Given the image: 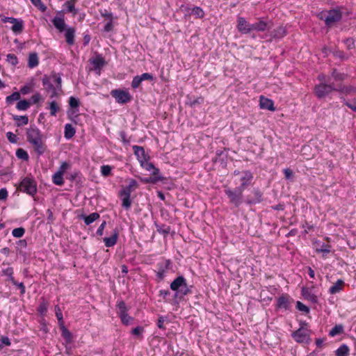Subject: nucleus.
<instances>
[{
    "instance_id": "nucleus-64",
    "label": "nucleus",
    "mask_w": 356,
    "mask_h": 356,
    "mask_svg": "<svg viewBox=\"0 0 356 356\" xmlns=\"http://www.w3.org/2000/svg\"><path fill=\"white\" fill-rule=\"evenodd\" d=\"M113 27V23H112L111 19L109 22H108L106 24V25L104 26V31H106V32H110V31H112Z\"/></svg>"
},
{
    "instance_id": "nucleus-15",
    "label": "nucleus",
    "mask_w": 356,
    "mask_h": 356,
    "mask_svg": "<svg viewBox=\"0 0 356 356\" xmlns=\"http://www.w3.org/2000/svg\"><path fill=\"white\" fill-rule=\"evenodd\" d=\"M133 149L134 154L137 157V159L140 162V163L145 162L146 160L149 159V156L145 154V149L143 147L134 145Z\"/></svg>"
},
{
    "instance_id": "nucleus-47",
    "label": "nucleus",
    "mask_w": 356,
    "mask_h": 356,
    "mask_svg": "<svg viewBox=\"0 0 356 356\" xmlns=\"http://www.w3.org/2000/svg\"><path fill=\"white\" fill-rule=\"evenodd\" d=\"M112 168L110 165H106L101 167V173L104 177L110 175Z\"/></svg>"
},
{
    "instance_id": "nucleus-14",
    "label": "nucleus",
    "mask_w": 356,
    "mask_h": 356,
    "mask_svg": "<svg viewBox=\"0 0 356 356\" xmlns=\"http://www.w3.org/2000/svg\"><path fill=\"white\" fill-rule=\"evenodd\" d=\"M313 245L316 252L322 253L324 258L326 257L327 254L331 252V246L330 245L322 243L320 241H314Z\"/></svg>"
},
{
    "instance_id": "nucleus-35",
    "label": "nucleus",
    "mask_w": 356,
    "mask_h": 356,
    "mask_svg": "<svg viewBox=\"0 0 356 356\" xmlns=\"http://www.w3.org/2000/svg\"><path fill=\"white\" fill-rule=\"evenodd\" d=\"M3 275L7 276L8 280L14 284L17 285V282H16L13 276V269L10 267L7 268L3 270Z\"/></svg>"
},
{
    "instance_id": "nucleus-9",
    "label": "nucleus",
    "mask_w": 356,
    "mask_h": 356,
    "mask_svg": "<svg viewBox=\"0 0 356 356\" xmlns=\"http://www.w3.org/2000/svg\"><path fill=\"white\" fill-rule=\"evenodd\" d=\"M237 29L242 34H248L252 31V24L249 23L244 17H237Z\"/></svg>"
},
{
    "instance_id": "nucleus-32",
    "label": "nucleus",
    "mask_w": 356,
    "mask_h": 356,
    "mask_svg": "<svg viewBox=\"0 0 356 356\" xmlns=\"http://www.w3.org/2000/svg\"><path fill=\"white\" fill-rule=\"evenodd\" d=\"M65 137L67 139H70L75 134V129L70 124H67L65 126V131H64Z\"/></svg>"
},
{
    "instance_id": "nucleus-56",
    "label": "nucleus",
    "mask_w": 356,
    "mask_h": 356,
    "mask_svg": "<svg viewBox=\"0 0 356 356\" xmlns=\"http://www.w3.org/2000/svg\"><path fill=\"white\" fill-rule=\"evenodd\" d=\"M55 312H56V316L57 317L58 321L60 323H63V314H62V311H61L60 308L58 306L55 307Z\"/></svg>"
},
{
    "instance_id": "nucleus-42",
    "label": "nucleus",
    "mask_w": 356,
    "mask_h": 356,
    "mask_svg": "<svg viewBox=\"0 0 356 356\" xmlns=\"http://www.w3.org/2000/svg\"><path fill=\"white\" fill-rule=\"evenodd\" d=\"M156 225L158 232L165 235L170 232V229L168 224H156Z\"/></svg>"
},
{
    "instance_id": "nucleus-43",
    "label": "nucleus",
    "mask_w": 356,
    "mask_h": 356,
    "mask_svg": "<svg viewBox=\"0 0 356 356\" xmlns=\"http://www.w3.org/2000/svg\"><path fill=\"white\" fill-rule=\"evenodd\" d=\"M16 156L24 161H27L29 158L27 152L23 149H18L16 151Z\"/></svg>"
},
{
    "instance_id": "nucleus-59",
    "label": "nucleus",
    "mask_w": 356,
    "mask_h": 356,
    "mask_svg": "<svg viewBox=\"0 0 356 356\" xmlns=\"http://www.w3.org/2000/svg\"><path fill=\"white\" fill-rule=\"evenodd\" d=\"M296 305H297V309L301 312L308 313L309 311V308L306 305H305L303 303L300 302V301L297 302Z\"/></svg>"
},
{
    "instance_id": "nucleus-26",
    "label": "nucleus",
    "mask_w": 356,
    "mask_h": 356,
    "mask_svg": "<svg viewBox=\"0 0 356 356\" xmlns=\"http://www.w3.org/2000/svg\"><path fill=\"white\" fill-rule=\"evenodd\" d=\"M99 218V215L97 213H92L88 216L81 215L79 216V220H83L85 222H93L94 221L98 220Z\"/></svg>"
},
{
    "instance_id": "nucleus-10",
    "label": "nucleus",
    "mask_w": 356,
    "mask_h": 356,
    "mask_svg": "<svg viewBox=\"0 0 356 356\" xmlns=\"http://www.w3.org/2000/svg\"><path fill=\"white\" fill-rule=\"evenodd\" d=\"M292 337L298 343L307 342L309 339V330L307 328L300 327L292 334Z\"/></svg>"
},
{
    "instance_id": "nucleus-52",
    "label": "nucleus",
    "mask_w": 356,
    "mask_h": 356,
    "mask_svg": "<svg viewBox=\"0 0 356 356\" xmlns=\"http://www.w3.org/2000/svg\"><path fill=\"white\" fill-rule=\"evenodd\" d=\"M7 60L13 65H16L18 63V59L15 54H9L7 55Z\"/></svg>"
},
{
    "instance_id": "nucleus-25",
    "label": "nucleus",
    "mask_w": 356,
    "mask_h": 356,
    "mask_svg": "<svg viewBox=\"0 0 356 356\" xmlns=\"http://www.w3.org/2000/svg\"><path fill=\"white\" fill-rule=\"evenodd\" d=\"M343 286L344 282L339 280L330 288L329 291L331 294L337 293L343 289Z\"/></svg>"
},
{
    "instance_id": "nucleus-1",
    "label": "nucleus",
    "mask_w": 356,
    "mask_h": 356,
    "mask_svg": "<svg viewBox=\"0 0 356 356\" xmlns=\"http://www.w3.org/2000/svg\"><path fill=\"white\" fill-rule=\"evenodd\" d=\"M331 77L334 80L332 83H320L315 86L314 92L318 99L324 98L333 91H337V82L343 81L346 75L334 70L331 73Z\"/></svg>"
},
{
    "instance_id": "nucleus-51",
    "label": "nucleus",
    "mask_w": 356,
    "mask_h": 356,
    "mask_svg": "<svg viewBox=\"0 0 356 356\" xmlns=\"http://www.w3.org/2000/svg\"><path fill=\"white\" fill-rule=\"evenodd\" d=\"M127 312V307L125 303L123 301L120 302L118 304V314L119 315L122 314L123 313Z\"/></svg>"
},
{
    "instance_id": "nucleus-54",
    "label": "nucleus",
    "mask_w": 356,
    "mask_h": 356,
    "mask_svg": "<svg viewBox=\"0 0 356 356\" xmlns=\"http://www.w3.org/2000/svg\"><path fill=\"white\" fill-rule=\"evenodd\" d=\"M142 80L140 77V76H136L134 77L132 82H131V87L133 88H137L140 84L141 83Z\"/></svg>"
},
{
    "instance_id": "nucleus-30",
    "label": "nucleus",
    "mask_w": 356,
    "mask_h": 356,
    "mask_svg": "<svg viewBox=\"0 0 356 356\" xmlns=\"http://www.w3.org/2000/svg\"><path fill=\"white\" fill-rule=\"evenodd\" d=\"M24 29V22L22 19H17L11 28L15 33H20Z\"/></svg>"
},
{
    "instance_id": "nucleus-18",
    "label": "nucleus",
    "mask_w": 356,
    "mask_h": 356,
    "mask_svg": "<svg viewBox=\"0 0 356 356\" xmlns=\"http://www.w3.org/2000/svg\"><path fill=\"white\" fill-rule=\"evenodd\" d=\"M118 230L116 229H113V232L109 237H105L104 238V242L105 243V245L108 248L114 246L116 243L118 238Z\"/></svg>"
},
{
    "instance_id": "nucleus-4",
    "label": "nucleus",
    "mask_w": 356,
    "mask_h": 356,
    "mask_svg": "<svg viewBox=\"0 0 356 356\" xmlns=\"http://www.w3.org/2000/svg\"><path fill=\"white\" fill-rule=\"evenodd\" d=\"M243 190L237 187L234 190L227 188L225 191V193L229 199L230 202L236 207H238L243 202Z\"/></svg>"
},
{
    "instance_id": "nucleus-8",
    "label": "nucleus",
    "mask_w": 356,
    "mask_h": 356,
    "mask_svg": "<svg viewBox=\"0 0 356 356\" xmlns=\"http://www.w3.org/2000/svg\"><path fill=\"white\" fill-rule=\"evenodd\" d=\"M111 95L119 104L127 103L131 99V97L128 92L122 90H113L111 92Z\"/></svg>"
},
{
    "instance_id": "nucleus-3",
    "label": "nucleus",
    "mask_w": 356,
    "mask_h": 356,
    "mask_svg": "<svg viewBox=\"0 0 356 356\" xmlns=\"http://www.w3.org/2000/svg\"><path fill=\"white\" fill-rule=\"evenodd\" d=\"M51 79L54 85L50 83L47 78H44L42 83L44 86H47V90L51 93L50 97L53 98L58 95V90H60L61 88V79L56 75H54Z\"/></svg>"
},
{
    "instance_id": "nucleus-41",
    "label": "nucleus",
    "mask_w": 356,
    "mask_h": 356,
    "mask_svg": "<svg viewBox=\"0 0 356 356\" xmlns=\"http://www.w3.org/2000/svg\"><path fill=\"white\" fill-rule=\"evenodd\" d=\"M48 306H49L48 302L46 301L45 300H42V301L40 302V304L38 308V312L42 315H44L47 312Z\"/></svg>"
},
{
    "instance_id": "nucleus-20",
    "label": "nucleus",
    "mask_w": 356,
    "mask_h": 356,
    "mask_svg": "<svg viewBox=\"0 0 356 356\" xmlns=\"http://www.w3.org/2000/svg\"><path fill=\"white\" fill-rule=\"evenodd\" d=\"M259 106L262 109H267L271 111H274L275 110L273 100L263 96L260 97Z\"/></svg>"
},
{
    "instance_id": "nucleus-46",
    "label": "nucleus",
    "mask_w": 356,
    "mask_h": 356,
    "mask_svg": "<svg viewBox=\"0 0 356 356\" xmlns=\"http://www.w3.org/2000/svg\"><path fill=\"white\" fill-rule=\"evenodd\" d=\"M62 337L67 341V342H70L72 340V334L71 332L64 326H62Z\"/></svg>"
},
{
    "instance_id": "nucleus-44",
    "label": "nucleus",
    "mask_w": 356,
    "mask_h": 356,
    "mask_svg": "<svg viewBox=\"0 0 356 356\" xmlns=\"http://www.w3.org/2000/svg\"><path fill=\"white\" fill-rule=\"evenodd\" d=\"M65 6L67 8V12L73 13L74 15L76 14V10H75V8H74V0L67 1L65 3Z\"/></svg>"
},
{
    "instance_id": "nucleus-2",
    "label": "nucleus",
    "mask_w": 356,
    "mask_h": 356,
    "mask_svg": "<svg viewBox=\"0 0 356 356\" xmlns=\"http://www.w3.org/2000/svg\"><path fill=\"white\" fill-rule=\"evenodd\" d=\"M27 140L31 143L35 150L40 155L45 151V147L42 143V134L40 131L35 127H31L26 132Z\"/></svg>"
},
{
    "instance_id": "nucleus-38",
    "label": "nucleus",
    "mask_w": 356,
    "mask_h": 356,
    "mask_svg": "<svg viewBox=\"0 0 356 356\" xmlns=\"http://www.w3.org/2000/svg\"><path fill=\"white\" fill-rule=\"evenodd\" d=\"M49 109L50 111V115L52 116H56L57 112L60 109V106L56 102L52 101L49 103Z\"/></svg>"
},
{
    "instance_id": "nucleus-19",
    "label": "nucleus",
    "mask_w": 356,
    "mask_h": 356,
    "mask_svg": "<svg viewBox=\"0 0 356 356\" xmlns=\"http://www.w3.org/2000/svg\"><path fill=\"white\" fill-rule=\"evenodd\" d=\"M91 64L93 66V70L95 71L98 70L99 73L101 69L106 65V61L101 55H97L91 60Z\"/></svg>"
},
{
    "instance_id": "nucleus-31",
    "label": "nucleus",
    "mask_w": 356,
    "mask_h": 356,
    "mask_svg": "<svg viewBox=\"0 0 356 356\" xmlns=\"http://www.w3.org/2000/svg\"><path fill=\"white\" fill-rule=\"evenodd\" d=\"M38 65V57L36 53L31 54L28 59V65L30 68H33Z\"/></svg>"
},
{
    "instance_id": "nucleus-40",
    "label": "nucleus",
    "mask_w": 356,
    "mask_h": 356,
    "mask_svg": "<svg viewBox=\"0 0 356 356\" xmlns=\"http://www.w3.org/2000/svg\"><path fill=\"white\" fill-rule=\"evenodd\" d=\"M13 119L15 121H19V122L17 124V127H20L21 125H26L29 122V118L26 115H23V116L15 115V116L13 117Z\"/></svg>"
},
{
    "instance_id": "nucleus-55",
    "label": "nucleus",
    "mask_w": 356,
    "mask_h": 356,
    "mask_svg": "<svg viewBox=\"0 0 356 356\" xmlns=\"http://www.w3.org/2000/svg\"><path fill=\"white\" fill-rule=\"evenodd\" d=\"M6 136H7L8 140L10 143H16L17 142V136L15 134L9 131V132H7Z\"/></svg>"
},
{
    "instance_id": "nucleus-12",
    "label": "nucleus",
    "mask_w": 356,
    "mask_h": 356,
    "mask_svg": "<svg viewBox=\"0 0 356 356\" xmlns=\"http://www.w3.org/2000/svg\"><path fill=\"white\" fill-rule=\"evenodd\" d=\"M341 18V13L336 10H330L325 19L326 25L331 26L334 22L339 21Z\"/></svg>"
},
{
    "instance_id": "nucleus-58",
    "label": "nucleus",
    "mask_w": 356,
    "mask_h": 356,
    "mask_svg": "<svg viewBox=\"0 0 356 356\" xmlns=\"http://www.w3.org/2000/svg\"><path fill=\"white\" fill-rule=\"evenodd\" d=\"M70 165L67 162H63L60 165L58 170L57 172H60V174L64 175L66 170L69 168Z\"/></svg>"
},
{
    "instance_id": "nucleus-57",
    "label": "nucleus",
    "mask_w": 356,
    "mask_h": 356,
    "mask_svg": "<svg viewBox=\"0 0 356 356\" xmlns=\"http://www.w3.org/2000/svg\"><path fill=\"white\" fill-rule=\"evenodd\" d=\"M317 79L320 81V83H332L331 79L332 78L330 76V78L327 79L325 74H320L318 75Z\"/></svg>"
},
{
    "instance_id": "nucleus-60",
    "label": "nucleus",
    "mask_w": 356,
    "mask_h": 356,
    "mask_svg": "<svg viewBox=\"0 0 356 356\" xmlns=\"http://www.w3.org/2000/svg\"><path fill=\"white\" fill-rule=\"evenodd\" d=\"M179 9L184 13L185 16L191 15V9L188 6L181 5Z\"/></svg>"
},
{
    "instance_id": "nucleus-61",
    "label": "nucleus",
    "mask_w": 356,
    "mask_h": 356,
    "mask_svg": "<svg viewBox=\"0 0 356 356\" xmlns=\"http://www.w3.org/2000/svg\"><path fill=\"white\" fill-rule=\"evenodd\" d=\"M8 195L6 188H3L0 189V201L5 200L7 199Z\"/></svg>"
},
{
    "instance_id": "nucleus-48",
    "label": "nucleus",
    "mask_w": 356,
    "mask_h": 356,
    "mask_svg": "<svg viewBox=\"0 0 356 356\" xmlns=\"http://www.w3.org/2000/svg\"><path fill=\"white\" fill-rule=\"evenodd\" d=\"M12 234L15 237L20 238L24 234V229L23 227L15 228L13 230Z\"/></svg>"
},
{
    "instance_id": "nucleus-6",
    "label": "nucleus",
    "mask_w": 356,
    "mask_h": 356,
    "mask_svg": "<svg viewBox=\"0 0 356 356\" xmlns=\"http://www.w3.org/2000/svg\"><path fill=\"white\" fill-rule=\"evenodd\" d=\"M234 175L239 176V181L241 182L240 186L238 188L242 190H245V188L249 186L253 179L252 173L249 170H245L242 172L234 171Z\"/></svg>"
},
{
    "instance_id": "nucleus-23",
    "label": "nucleus",
    "mask_w": 356,
    "mask_h": 356,
    "mask_svg": "<svg viewBox=\"0 0 356 356\" xmlns=\"http://www.w3.org/2000/svg\"><path fill=\"white\" fill-rule=\"evenodd\" d=\"M286 33L285 28L283 26H279L277 29L272 31L270 33L271 38H282Z\"/></svg>"
},
{
    "instance_id": "nucleus-39",
    "label": "nucleus",
    "mask_w": 356,
    "mask_h": 356,
    "mask_svg": "<svg viewBox=\"0 0 356 356\" xmlns=\"http://www.w3.org/2000/svg\"><path fill=\"white\" fill-rule=\"evenodd\" d=\"M20 99V93L15 92L10 95L6 97V102L8 104H12L14 102L18 101Z\"/></svg>"
},
{
    "instance_id": "nucleus-28",
    "label": "nucleus",
    "mask_w": 356,
    "mask_h": 356,
    "mask_svg": "<svg viewBox=\"0 0 356 356\" xmlns=\"http://www.w3.org/2000/svg\"><path fill=\"white\" fill-rule=\"evenodd\" d=\"M302 294L311 302H316L317 301V296L313 294L308 288L303 287L302 289Z\"/></svg>"
},
{
    "instance_id": "nucleus-45",
    "label": "nucleus",
    "mask_w": 356,
    "mask_h": 356,
    "mask_svg": "<svg viewBox=\"0 0 356 356\" xmlns=\"http://www.w3.org/2000/svg\"><path fill=\"white\" fill-rule=\"evenodd\" d=\"M122 322L125 325H129L133 321V318L129 316V314L126 313H123L122 314L119 315Z\"/></svg>"
},
{
    "instance_id": "nucleus-21",
    "label": "nucleus",
    "mask_w": 356,
    "mask_h": 356,
    "mask_svg": "<svg viewBox=\"0 0 356 356\" xmlns=\"http://www.w3.org/2000/svg\"><path fill=\"white\" fill-rule=\"evenodd\" d=\"M75 32L76 29L74 27H67L65 29V40L69 45L74 44Z\"/></svg>"
},
{
    "instance_id": "nucleus-27",
    "label": "nucleus",
    "mask_w": 356,
    "mask_h": 356,
    "mask_svg": "<svg viewBox=\"0 0 356 356\" xmlns=\"http://www.w3.org/2000/svg\"><path fill=\"white\" fill-rule=\"evenodd\" d=\"M140 165L146 170L149 172L152 171V174L153 175H156L159 173V169L156 168L152 163L148 162V160H146L145 162L141 163Z\"/></svg>"
},
{
    "instance_id": "nucleus-33",
    "label": "nucleus",
    "mask_w": 356,
    "mask_h": 356,
    "mask_svg": "<svg viewBox=\"0 0 356 356\" xmlns=\"http://www.w3.org/2000/svg\"><path fill=\"white\" fill-rule=\"evenodd\" d=\"M52 181L55 185L62 186L64 184L63 175L60 172H56L52 177Z\"/></svg>"
},
{
    "instance_id": "nucleus-5",
    "label": "nucleus",
    "mask_w": 356,
    "mask_h": 356,
    "mask_svg": "<svg viewBox=\"0 0 356 356\" xmlns=\"http://www.w3.org/2000/svg\"><path fill=\"white\" fill-rule=\"evenodd\" d=\"M170 289L172 291H178L180 289V293L182 295H187L190 290L188 288L186 279L183 276H179L171 284Z\"/></svg>"
},
{
    "instance_id": "nucleus-7",
    "label": "nucleus",
    "mask_w": 356,
    "mask_h": 356,
    "mask_svg": "<svg viewBox=\"0 0 356 356\" xmlns=\"http://www.w3.org/2000/svg\"><path fill=\"white\" fill-rule=\"evenodd\" d=\"M20 189L31 195H33L36 193V184L35 181L29 178L24 179L20 184Z\"/></svg>"
},
{
    "instance_id": "nucleus-34",
    "label": "nucleus",
    "mask_w": 356,
    "mask_h": 356,
    "mask_svg": "<svg viewBox=\"0 0 356 356\" xmlns=\"http://www.w3.org/2000/svg\"><path fill=\"white\" fill-rule=\"evenodd\" d=\"M343 332V326L342 325H336L329 332L330 337H335L338 334H341Z\"/></svg>"
},
{
    "instance_id": "nucleus-22",
    "label": "nucleus",
    "mask_w": 356,
    "mask_h": 356,
    "mask_svg": "<svg viewBox=\"0 0 356 356\" xmlns=\"http://www.w3.org/2000/svg\"><path fill=\"white\" fill-rule=\"evenodd\" d=\"M252 193L254 195V197H248L247 199V202L248 204H257L262 201V193L261 191L258 188H254L252 191Z\"/></svg>"
},
{
    "instance_id": "nucleus-29",
    "label": "nucleus",
    "mask_w": 356,
    "mask_h": 356,
    "mask_svg": "<svg viewBox=\"0 0 356 356\" xmlns=\"http://www.w3.org/2000/svg\"><path fill=\"white\" fill-rule=\"evenodd\" d=\"M336 356H349L350 348L346 344L340 346L335 351Z\"/></svg>"
},
{
    "instance_id": "nucleus-11",
    "label": "nucleus",
    "mask_w": 356,
    "mask_h": 356,
    "mask_svg": "<svg viewBox=\"0 0 356 356\" xmlns=\"http://www.w3.org/2000/svg\"><path fill=\"white\" fill-rule=\"evenodd\" d=\"M271 25L272 23L270 21L266 22L262 18H260L257 22L252 24V31H265L266 30H269L271 28Z\"/></svg>"
},
{
    "instance_id": "nucleus-50",
    "label": "nucleus",
    "mask_w": 356,
    "mask_h": 356,
    "mask_svg": "<svg viewBox=\"0 0 356 356\" xmlns=\"http://www.w3.org/2000/svg\"><path fill=\"white\" fill-rule=\"evenodd\" d=\"M31 3L42 11H45L47 7L42 3L41 0H30Z\"/></svg>"
},
{
    "instance_id": "nucleus-53",
    "label": "nucleus",
    "mask_w": 356,
    "mask_h": 356,
    "mask_svg": "<svg viewBox=\"0 0 356 356\" xmlns=\"http://www.w3.org/2000/svg\"><path fill=\"white\" fill-rule=\"evenodd\" d=\"M137 187H138L137 181L134 179H131L129 181V185L124 189H129V192L131 193L133 190L136 189Z\"/></svg>"
},
{
    "instance_id": "nucleus-13",
    "label": "nucleus",
    "mask_w": 356,
    "mask_h": 356,
    "mask_svg": "<svg viewBox=\"0 0 356 356\" xmlns=\"http://www.w3.org/2000/svg\"><path fill=\"white\" fill-rule=\"evenodd\" d=\"M52 23L55 28L60 32L62 33L65 31L66 27V24L65 22L63 15H60V13H58V15L54 17L52 19Z\"/></svg>"
},
{
    "instance_id": "nucleus-62",
    "label": "nucleus",
    "mask_w": 356,
    "mask_h": 356,
    "mask_svg": "<svg viewBox=\"0 0 356 356\" xmlns=\"http://www.w3.org/2000/svg\"><path fill=\"white\" fill-rule=\"evenodd\" d=\"M143 332V327H136L132 330V334L137 336H141Z\"/></svg>"
},
{
    "instance_id": "nucleus-16",
    "label": "nucleus",
    "mask_w": 356,
    "mask_h": 356,
    "mask_svg": "<svg viewBox=\"0 0 356 356\" xmlns=\"http://www.w3.org/2000/svg\"><path fill=\"white\" fill-rule=\"evenodd\" d=\"M341 81L337 82V90L340 93L346 95H353L356 92V87L353 86H343Z\"/></svg>"
},
{
    "instance_id": "nucleus-49",
    "label": "nucleus",
    "mask_w": 356,
    "mask_h": 356,
    "mask_svg": "<svg viewBox=\"0 0 356 356\" xmlns=\"http://www.w3.org/2000/svg\"><path fill=\"white\" fill-rule=\"evenodd\" d=\"M69 104L72 108H77L79 106V101L74 97H70L69 99Z\"/></svg>"
},
{
    "instance_id": "nucleus-36",
    "label": "nucleus",
    "mask_w": 356,
    "mask_h": 356,
    "mask_svg": "<svg viewBox=\"0 0 356 356\" xmlns=\"http://www.w3.org/2000/svg\"><path fill=\"white\" fill-rule=\"evenodd\" d=\"M191 15H194L195 18H203L204 16V11L199 6L193 7L191 9Z\"/></svg>"
},
{
    "instance_id": "nucleus-63",
    "label": "nucleus",
    "mask_w": 356,
    "mask_h": 356,
    "mask_svg": "<svg viewBox=\"0 0 356 356\" xmlns=\"http://www.w3.org/2000/svg\"><path fill=\"white\" fill-rule=\"evenodd\" d=\"M142 81L145 80H153V76L149 73H143L140 76Z\"/></svg>"
},
{
    "instance_id": "nucleus-24",
    "label": "nucleus",
    "mask_w": 356,
    "mask_h": 356,
    "mask_svg": "<svg viewBox=\"0 0 356 356\" xmlns=\"http://www.w3.org/2000/svg\"><path fill=\"white\" fill-rule=\"evenodd\" d=\"M277 305L280 309H287L290 306V300L289 296H282L277 300Z\"/></svg>"
},
{
    "instance_id": "nucleus-37",
    "label": "nucleus",
    "mask_w": 356,
    "mask_h": 356,
    "mask_svg": "<svg viewBox=\"0 0 356 356\" xmlns=\"http://www.w3.org/2000/svg\"><path fill=\"white\" fill-rule=\"evenodd\" d=\"M31 106V103L26 99L19 101L17 103L16 108L19 111H26Z\"/></svg>"
},
{
    "instance_id": "nucleus-17",
    "label": "nucleus",
    "mask_w": 356,
    "mask_h": 356,
    "mask_svg": "<svg viewBox=\"0 0 356 356\" xmlns=\"http://www.w3.org/2000/svg\"><path fill=\"white\" fill-rule=\"evenodd\" d=\"M130 195L131 193L129 192V189H122L120 193V196L122 201V205L125 209H129L131 207Z\"/></svg>"
}]
</instances>
